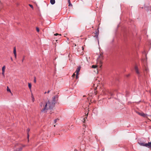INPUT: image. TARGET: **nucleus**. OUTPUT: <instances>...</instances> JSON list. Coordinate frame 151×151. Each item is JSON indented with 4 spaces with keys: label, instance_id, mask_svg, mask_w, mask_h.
<instances>
[{
    "label": "nucleus",
    "instance_id": "ddd939ff",
    "mask_svg": "<svg viewBox=\"0 0 151 151\" xmlns=\"http://www.w3.org/2000/svg\"><path fill=\"white\" fill-rule=\"evenodd\" d=\"M5 66H4L2 68V71H3V72H5Z\"/></svg>",
    "mask_w": 151,
    "mask_h": 151
},
{
    "label": "nucleus",
    "instance_id": "dca6fc26",
    "mask_svg": "<svg viewBox=\"0 0 151 151\" xmlns=\"http://www.w3.org/2000/svg\"><path fill=\"white\" fill-rule=\"evenodd\" d=\"M32 101L33 102H34V101L35 99L32 94Z\"/></svg>",
    "mask_w": 151,
    "mask_h": 151
},
{
    "label": "nucleus",
    "instance_id": "a878e982",
    "mask_svg": "<svg viewBox=\"0 0 151 151\" xmlns=\"http://www.w3.org/2000/svg\"><path fill=\"white\" fill-rule=\"evenodd\" d=\"M24 58H25V56H24L23 57V58L22 59V63L23 62V61L24 59Z\"/></svg>",
    "mask_w": 151,
    "mask_h": 151
},
{
    "label": "nucleus",
    "instance_id": "4be33fe9",
    "mask_svg": "<svg viewBox=\"0 0 151 151\" xmlns=\"http://www.w3.org/2000/svg\"><path fill=\"white\" fill-rule=\"evenodd\" d=\"M7 90L8 91H9L11 92V91H10V89L8 87H7Z\"/></svg>",
    "mask_w": 151,
    "mask_h": 151
},
{
    "label": "nucleus",
    "instance_id": "393cba45",
    "mask_svg": "<svg viewBox=\"0 0 151 151\" xmlns=\"http://www.w3.org/2000/svg\"><path fill=\"white\" fill-rule=\"evenodd\" d=\"M128 94H129V93L127 91L126 93V96L127 97L128 96Z\"/></svg>",
    "mask_w": 151,
    "mask_h": 151
},
{
    "label": "nucleus",
    "instance_id": "c85d7f7f",
    "mask_svg": "<svg viewBox=\"0 0 151 151\" xmlns=\"http://www.w3.org/2000/svg\"><path fill=\"white\" fill-rule=\"evenodd\" d=\"M78 75H77V74H76V79H78Z\"/></svg>",
    "mask_w": 151,
    "mask_h": 151
},
{
    "label": "nucleus",
    "instance_id": "a211bd4d",
    "mask_svg": "<svg viewBox=\"0 0 151 151\" xmlns=\"http://www.w3.org/2000/svg\"><path fill=\"white\" fill-rule=\"evenodd\" d=\"M97 67V66L96 65H93L92 66V68H95Z\"/></svg>",
    "mask_w": 151,
    "mask_h": 151
},
{
    "label": "nucleus",
    "instance_id": "1a4fd4ad",
    "mask_svg": "<svg viewBox=\"0 0 151 151\" xmlns=\"http://www.w3.org/2000/svg\"><path fill=\"white\" fill-rule=\"evenodd\" d=\"M29 131H30V129H29V128H28L27 129V138H28V139L29 137Z\"/></svg>",
    "mask_w": 151,
    "mask_h": 151
},
{
    "label": "nucleus",
    "instance_id": "bb28decb",
    "mask_svg": "<svg viewBox=\"0 0 151 151\" xmlns=\"http://www.w3.org/2000/svg\"><path fill=\"white\" fill-rule=\"evenodd\" d=\"M85 128H86V126L85 125H83V129H84Z\"/></svg>",
    "mask_w": 151,
    "mask_h": 151
},
{
    "label": "nucleus",
    "instance_id": "423d86ee",
    "mask_svg": "<svg viewBox=\"0 0 151 151\" xmlns=\"http://www.w3.org/2000/svg\"><path fill=\"white\" fill-rule=\"evenodd\" d=\"M81 68V67L79 66L77 68V69L76 70V74H77V75H78L80 71Z\"/></svg>",
    "mask_w": 151,
    "mask_h": 151
},
{
    "label": "nucleus",
    "instance_id": "4c0bfd02",
    "mask_svg": "<svg viewBox=\"0 0 151 151\" xmlns=\"http://www.w3.org/2000/svg\"><path fill=\"white\" fill-rule=\"evenodd\" d=\"M47 93V92H45L44 93L45 94Z\"/></svg>",
    "mask_w": 151,
    "mask_h": 151
},
{
    "label": "nucleus",
    "instance_id": "2eb2a0df",
    "mask_svg": "<svg viewBox=\"0 0 151 151\" xmlns=\"http://www.w3.org/2000/svg\"><path fill=\"white\" fill-rule=\"evenodd\" d=\"M13 52H14V54H16V51L15 47H14V48Z\"/></svg>",
    "mask_w": 151,
    "mask_h": 151
},
{
    "label": "nucleus",
    "instance_id": "58836bf2",
    "mask_svg": "<svg viewBox=\"0 0 151 151\" xmlns=\"http://www.w3.org/2000/svg\"><path fill=\"white\" fill-rule=\"evenodd\" d=\"M11 60H12V58H11Z\"/></svg>",
    "mask_w": 151,
    "mask_h": 151
},
{
    "label": "nucleus",
    "instance_id": "e433bc0d",
    "mask_svg": "<svg viewBox=\"0 0 151 151\" xmlns=\"http://www.w3.org/2000/svg\"><path fill=\"white\" fill-rule=\"evenodd\" d=\"M145 70H146V71H147V69L146 68Z\"/></svg>",
    "mask_w": 151,
    "mask_h": 151
},
{
    "label": "nucleus",
    "instance_id": "20e7f679",
    "mask_svg": "<svg viewBox=\"0 0 151 151\" xmlns=\"http://www.w3.org/2000/svg\"><path fill=\"white\" fill-rule=\"evenodd\" d=\"M135 69L136 73L138 75V76L139 77L140 75V74L138 70V67L137 66H136L135 67Z\"/></svg>",
    "mask_w": 151,
    "mask_h": 151
},
{
    "label": "nucleus",
    "instance_id": "0eeeda50",
    "mask_svg": "<svg viewBox=\"0 0 151 151\" xmlns=\"http://www.w3.org/2000/svg\"><path fill=\"white\" fill-rule=\"evenodd\" d=\"M87 119V117H81L80 119V120L82 121V122H83L85 123V122L86 119Z\"/></svg>",
    "mask_w": 151,
    "mask_h": 151
},
{
    "label": "nucleus",
    "instance_id": "7c9ffc66",
    "mask_svg": "<svg viewBox=\"0 0 151 151\" xmlns=\"http://www.w3.org/2000/svg\"><path fill=\"white\" fill-rule=\"evenodd\" d=\"M54 96L56 98H58V95H56V96Z\"/></svg>",
    "mask_w": 151,
    "mask_h": 151
},
{
    "label": "nucleus",
    "instance_id": "5701e85b",
    "mask_svg": "<svg viewBox=\"0 0 151 151\" xmlns=\"http://www.w3.org/2000/svg\"><path fill=\"white\" fill-rule=\"evenodd\" d=\"M43 104V102H41L40 103V106L41 107H42Z\"/></svg>",
    "mask_w": 151,
    "mask_h": 151
},
{
    "label": "nucleus",
    "instance_id": "f03ea898",
    "mask_svg": "<svg viewBox=\"0 0 151 151\" xmlns=\"http://www.w3.org/2000/svg\"><path fill=\"white\" fill-rule=\"evenodd\" d=\"M55 104L48 100L47 102H45V105L44 108L41 110V112H43L45 110L48 109H52L55 106Z\"/></svg>",
    "mask_w": 151,
    "mask_h": 151
},
{
    "label": "nucleus",
    "instance_id": "ea45409f",
    "mask_svg": "<svg viewBox=\"0 0 151 151\" xmlns=\"http://www.w3.org/2000/svg\"><path fill=\"white\" fill-rule=\"evenodd\" d=\"M71 127H73V125H72L71 126Z\"/></svg>",
    "mask_w": 151,
    "mask_h": 151
},
{
    "label": "nucleus",
    "instance_id": "c9c22d12",
    "mask_svg": "<svg viewBox=\"0 0 151 151\" xmlns=\"http://www.w3.org/2000/svg\"><path fill=\"white\" fill-rule=\"evenodd\" d=\"M4 72H3V71H2V74L3 75H4Z\"/></svg>",
    "mask_w": 151,
    "mask_h": 151
},
{
    "label": "nucleus",
    "instance_id": "a19ab883",
    "mask_svg": "<svg viewBox=\"0 0 151 151\" xmlns=\"http://www.w3.org/2000/svg\"><path fill=\"white\" fill-rule=\"evenodd\" d=\"M86 109H88L87 108H86Z\"/></svg>",
    "mask_w": 151,
    "mask_h": 151
},
{
    "label": "nucleus",
    "instance_id": "39448f33",
    "mask_svg": "<svg viewBox=\"0 0 151 151\" xmlns=\"http://www.w3.org/2000/svg\"><path fill=\"white\" fill-rule=\"evenodd\" d=\"M137 113L143 117H145L146 116L147 114H145L143 112H137Z\"/></svg>",
    "mask_w": 151,
    "mask_h": 151
},
{
    "label": "nucleus",
    "instance_id": "cd10ccee",
    "mask_svg": "<svg viewBox=\"0 0 151 151\" xmlns=\"http://www.w3.org/2000/svg\"><path fill=\"white\" fill-rule=\"evenodd\" d=\"M75 76V74L74 73L72 75V77H74Z\"/></svg>",
    "mask_w": 151,
    "mask_h": 151
},
{
    "label": "nucleus",
    "instance_id": "6ab92c4d",
    "mask_svg": "<svg viewBox=\"0 0 151 151\" xmlns=\"http://www.w3.org/2000/svg\"><path fill=\"white\" fill-rule=\"evenodd\" d=\"M29 6H30V7H31L33 9V6L32 5L29 4Z\"/></svg>",
    "mask_w": 151,
    "mask_h": 151
},
{
    "label": "nucleus",
    "instance_id": "9d476101",
    "mask_svg": "<svg viewBox=\"0 0 151 151\" xmlns=\"http://www.w3.org/2000/svg\"><path fill=\"white\" fill-rule=\"evenodd\" d=\"M55 36H57L58 35V38L59 39L60 38V36H61V35L60 34H58V33H56L54 35Z\"/></svg>",
    "mask_w": 151,
    "mask_h": 151
},
{
    "label": "nucleus",
    "instance_id": "2f4dec72",
    "mask_svg": "<svg viewBox=\"0 0 151 151\" xmlns=\"http://www.w3.org/2000/svg\"><path fill=\"white\" fill-rule=\"evenodd\" d=\"M129 75H130L129 74H128L126 75V76H127V77H128L129 76Z\"/></svg>",
    "mask_w": 151,
    "mask_h": 151
},
{
    "label": "nucleus",
    "instance_id": "473e14b6",
    "mask_svg": "<svg viewBox=\"0 0 151 151\" xmlns=\"http://www.w3.org/2000/svg\"><path fill=\"white\" fill-rule=\"evenodd\" d=\"M14 55L15 58H16L17 56V54H14Z\"/></svg>",
    "mask_w": 151,
    "mask_h": 151
},
{
    "label": "nucleus",
    "instance_id": "f704fd0d",
    "mask_svg": "<svg viewBox=\"0 0 151 151\" xmlns=\"http://www.w3.org/2000/svg\"><path fill=\"white\" fill-rule=\"evenodd\" d=\"M50 90H48V91H47V93H48L50 92Z\"/></svg>",
    "mask_w": 151,
    "mask_h": 151
},
{
    "label": "nucleus",
    "instance_id": "aec40b11",
    "mask_svg": "<svg viewBox=\"0 0 151 151\" xmlns=\"http://www.w3.org/2000/svg\"><path fill=\"white\" fill-rule=\"evenodd\" d=\"M36 77H34V82L35 83H36Z\"/></svg>",
    "mask_w": 151,
    "mask_h": 151
},
{
    "label": "nucleus",
    "instance_id": "9b49d317",
    "mask_svg": "<svg viewBox=\"0 0 151 151\" xmlns=\"http://www.w3.org/2000/svg\"><path fill=\"white\" fill-rule=\"evenodd\" d=\"M50 3L52 5H53L55 3V0H50Z\"/></svg>",
    "mask_w": 151,
    "mask_h": 151
},
{
    "label": "nucleus",
    "instance_id": "6e6552de",
    "mask_svg": "<svg viewBox=\"0 0 151 151\" xmlns=\"http://www.w3.org/2000/svg\"><path fill=\"white\" fill-rule=\"evenodd\" d=\"M53 103H54L55 104L56 100V98L55 96H53L52 97V100L51 101Z\"/></svg>",
    "mask_w": 151,
    "mask_h": 151
},
{
    "label": "nucleus",
    "instance_id": "b1692460",
    "mask_svg": "<svg viewBox=\"0 0 151 151\" xmlns=\"http://www.w3.org/2000/svg\"><path fill=\"white\" fill-rule=\"evenodd\" d=\"M36 30L37 32H39V29L38 28L36 27Z\"/></svg>",
    "mask_w": 151,
    "mask_h": 151
},
{
    "label": "nucleus",
    "instance_id": "f3484780",
    "mask_svg": "<svg viewBox=\"0 0 151 151\" xmlns=\"http://www.w3.org/2000/svg\"><path fill=\"white\" fill-rule=\"evenodd\" d=\"M145 8L146 9V11L147 12L149 10V8L148 7H145Z\"/></svg>",
    "mask_w": 151,
    "mask_h": 151
},
{
    "label": "nucleus",
    "instance_id": "412c9836",
    "mask_svg": "<svg viewBox=\"0 0 151 151\" xmlns=\"http://www.w3.org/2000/svg\"><path fill=\"white\" fill-rule=\"evenodd\" d=\"M58 119H55L54 121V123H55L57 122V121Z\"/></svg>",
    "mask_w": 151,
    "mask_h": 151
},
{
    "label": "nucleus",
    "instance_id": "4468645a",
    "mask_svg": "<svg viewBox=\"0 0 151 151\" xmlns=\"http://www.w3.org/2000/svg\"><path fill=\"white\" fill-rule=\"evenodd\" d=\"M28 87L30 89H31L32 87V85L31 83H28Z\"/></svg>",
    "mask_w": 151,
    "mask_h": 151
},
{
    "label": "nucleus",
    "instance_id": "f257e3e1",
    "mask_svg": "<svg viewBox=\"0 0 151 151\" xmlns=\"http://www.w3.org/2000/svg\"><path fill=\"white\" fill-rule=\"evenodd\" d=\"M83 133L78 138L79 142L82 145H84L91 141L92 139L90 137L91 131L88 130V132L85 130L83 131Z\"/></svg>",
    "mask_w": 151,
    "mask_h": 151
},
{
    "label": "nucleus",
    "instance_id": "f8f14e48",
    "mask_svg": "<svg viewBox=\"0 0 151 151\" xmlns=\"http://www.w3.org/2000/svg\"><path fill=\"white\" fill-rule=\"evenodd\" d=\"M95 34H96V35H95V37H96V38H98V35H99V30H98V32H96V33H95Z\"/></svg>",
    "mask_w": 151,
    "mask_h": 151
},
{
    "label": "nucleus",
    "instance_id": "72a5a7b5",
    "mask_svg": "<svg viewBox=\"0 0 151 151\" xmlns=\"http://www.w3.org/2000/svg\"><path fill=\"white\" fill-rule=\"evenodd\" d=\"M68 4H69V3H71L70 2V0H68Z\"/></svg>",
    "mask_w": 151,
    "mask_h": 151
},
{
    "label": "nucleus",
    "instance_id": "c756f323",
    "mask_svg": "<svg viewBox=\"0 0 151 151\" xmlns=\"http://www.w3.org/2000/svg\"><path fill=\"white\" fill-rule=\"evenodd\" d=\"M69 6H72V4H71V3H70L69 4V5H68Z\"/></svg>",
    "mask_w": 151,
    "mask_h": 151
},
{
    "label": "nucleus",
    "instance_id": "7ed1b4c3",
    "mask_svg": "<svg viewBox=\"0 0 151 151\" xmlns=\"http://www.w3.org/2000/svg\"><path fill=\"white\" fill-rule=\"evenodd\" d=\"M141 146H145L148 148L151 149V142H148V143H145L141 142H138Z\"/></svg>",
    "mask_w": 151,
    "mask_h": 151
}]
</instances>
